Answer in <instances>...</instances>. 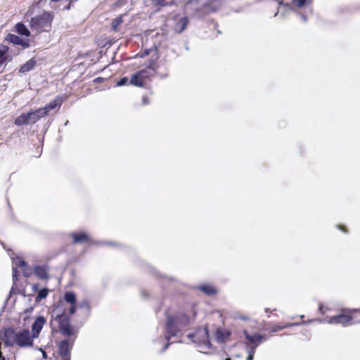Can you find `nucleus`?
<instances>
[{"label":"nucleus","instance_id":"nucleus-42","mask_svg":"<svg viewBox=\"0 0 360 360\" xmlns=\"http://www.w3.org/2000/svg\"><path fill=\"white\" fill-rule=\"evenodd\" d=\"M40 351L42 352L43 358L46 359L47 354H46V352L44 350H43L42 349H40Z\"/></svg>","mask_w":360,"mask_h":360},{"label":"nucleus","instance_id":"nucleus-28","mask_svg":"<svg viewBox=\"0 0 360 360\" xmlns=\"http://www.w3.org/2000/svg\"><path fill=\"white\" fill-rule=\"evenodd\" d=\"M79 307L85 309L88 312L91 310L90 303L87 300H84L82 302L79 303Z\"/></svg>","mask_w":360,"mask_h":360},{"label":"nucleus","instance_id":"nucleus-39","mask_svg":"<svg viewBox=\"0 0 360 360\" xmlns=\"http://www.w3.org/2000/svg\"><path fill=\"white\" fill-rule=\"evenodd\" d=\"M253 359H254V354H248L246 360H253Z\"/></svg>","mask_w":360,"mask_h":360},{"label":"nucleus","instance_id":"nucleus-15","mask_svg":"<svg viewBox=\"0 0 360 360\" xmlns=\"http://www.w3.org/2000/svg\"><path fill=\"white\" fill-rule=\"evenodd\" d=\"M188 20L186 17L181 18L174 25V30L178 33L182 32L186 27Z\"/></svg>","mask_w":360,"mask_h":360},{"label":"nucleus","instance_id":"nucleus-32","mask_svg":"<svg viewBox=\"0 0 360 360\" xmlns=\"http://www.w3.org/2000/svg\"><path fill=\"white\" fill-rule=\"evenodd\" d=\"M257 347L255 345H247V352L248 354H255V349Z\"/></svg>","mask_w":360,"mask_h":360},{"label":"nucleus","instance_id":"nucleus-45","mask_svg":"<svg viewBox=\"0 0 360 360\" xmlns=\"http://www.w3.org/2000/svg\"><path fill=\"white\" fill-rule=\"evenodd\" d=\"M302 19L305 22L307 20V18L304 15H302Z\"/></svg>","mask_w":360,"mask_h":360},{"label":"nucleus","instance_id":"nucleus-21","mask_svg":"<svg viewBox=\"0 0 360 360\" xmlns=\"http://www.w3.org/2000/svg\"><path fill=\"white\" fill-rule=\"evenodd\" d=\"M136 73L139 76V77H141V79H142L144 81L145 79L148 78V77H151L152 75H153L154 71L153 69L148 68V69L141 70L137 72Z\"/></svg>","mask_w":360,"mask_h":360},{"label":"nucleus","instance_id":"nucleus-47","mask_svg":"<svg viewBox=\"0 0 360 360\" xmlns=\"http://www.w3.org/2000/svg\"><path fill=\"white\" fill-rule=\"evenodd\" d=\"M65 9H69L70 8V4L68 6H65Z\"/></svg>","mask_w":360,"mask_h":360},{"label":"nucleus","instance_id":"nucleus-38","mask_svg":"<svg viewBox=\"0 0 360 360\" xmlns=\"http://www.w3.org/2000/svg\"><path fill=\"white\" fill-rule=\"evenodd\" d=\"M238 319L243 320V321H248L249 318L246 316H239Z\"/></svg>","mask_w":360,"mask_h":360},{"label":"nucleus","instance_id":"nucleus-2","mask_svg":"<svg viewBox=\"0 0 360 360\" xmlns=\"http://www.w3.org/2000/svg\"><path fill=\"white\" fill-rule=\"evenodd\" d=\"M190 323V318L184 313H178L174 316L168 317L165 338L169 341L171 338L177 337Z\"/></svg>","mask_w":360,"mask_h":360},{"label":"nucleus","instance_id":"nucleus-3","mask_svg":"<svg viewBox=\"0 0 360 360\" xmlns=\"http://www.w3.org/2000/svg\"><path fill=\"white\" fill-rule=\"evenodd\" d=\"M188 338L196 345V347L199 349V352L202 353L207 354L206 350L211 347L208 331L206 327L199 328L194 334H188Z\"/></svg>","mask_w":360,"mask_h":360},{"label":"nucleus","instance_id":"nucleus-10","mask_svg":"<svg viewBox=\"0 0 360 360\" xmlns=\"http://www.w3.org/2000/svg\"><path fill=\"white\" fill-rule=\"evenodd\" d=\"M231 335V332L224 327H219L216 330L214 336L217 342L223 343L227 341Z\"/></svg>","mask_w":360,"mask_h":360},{"label":"nucleus","instance_id":"nucleus-20","mask_svg":"<svg viewBox=\"0 0 360 360\" xmlns=\"http://www.w3.org/2000/svg\"><path fill=\"white\" fill-rule=\"evenodd\" d=\"M129 83L139 87H142L144 85V81L139 77L136 72L131 76Z\"/></svg>","mask_w":360,"mask_h":360},{"label":"nucleus","instance_id":"nucleus-13","mask_svg":"<svg viewBox=\"0 0 360 360\" xmlns=\"http://www.w3.org/2000/svg\"><path fill=\"white\" fill-rule=\"evenodd\" d=\"M276 1L280 6V8H278V11L275 13L274 17L277 16L279 14V13L281 16L284 17L286 13L293 10L291 4L288 3L284 4L283 1L279 0H276Z\"/></svg>","mask_w":360,"mask_h":360},{"label":"nucleus","instance_id":"nucleus-34","mask_svg":"<svg viewBox=\"0 0 360 360\" xmlns=\"http://www.w3.org/2000/svg\"><path fill=\"white\" fill-rule=\"evenodd\" d=\"M23 274L26 277H29L31 274V269L27 266L26 264V266L22 268Z\"/></svg>","mask_w":360,"mask_h":360},{"label":"nucleus","instance_id":"nucleus-12","mask_svg":"<svg viewBox=\"0 0 360 360\" xmlns=\"http://www.w3.org/2000/svg\"><path fill=\"white\" fill-rule=\"evenodd\" d=\"M71 237L73 239V243L75 244L91 243L89 236L84 232H73L71 233Z\"/></svg>","mask_w":360,"mask_h":360},{"label":"nucleus","instance_id":"nucleus-1","mask_svg":"<svg viewBox=\"0 0 360 360\" xmlns=\"http://www.w3.org/2000/svg\"><path fill=\"white\" fill-rule=\"evenodd\" d=\"M34 339L28 328L15 330L7 328L0 331V340L7 347H30L33 345Z\"/></svg>","mask_w":360,"mask_h":360},{"label":"nucleus","instance_id":"nucleus-31","mask_svg":"<svg viewBox=\"0 0 360 360\" xmlns=\"http://www.w3.org/2000/svg\"><path fill=\"white\" fill-rule=\"evenodd\" d=\"M128 82H129L128 78L126 77H124L122 79H120V80L117 83V85L118 86H121L127 84Z\"/></svg>","mask_w":360,"mask_h":360},{"label":"nucleus","instance_id":"nucleus-46","mask_svg":"<svg viewBox=\"0 0 360 360\" xmlns=\"http://www.w3.org/2000/svg\"><path fill=\"white\" fill-rule=\"evenodd\" d=\"M33 290H37V285H33Z\"/></svg>","mask_w":360,"mask_h":360},{"label":"nucleus","instance_id":"nucleus-37","mask_svg":"<svg viewBox=\"0 0 360 360\" xmlns=\"http://www.w3.org/2000/svg\"><path fill=\"white\" fill-rule=\"evenodd\" d=\"M148 103H149V99H148V97H146V96H143V104H144V105H147V104H148Z\"/></svg>","mask_w":360,"mask_h":360},{"label":"nucleus","instance_id":"nucleus-9","mask_svg":"<svg viewBox=\"0 0 360 360\" xmlns=\"http://www.w3.org/2000/svg\"><path fill=\"white\" fill-rule=\"evenodd\" d=\"M245 338L248 341L246 345L258 346L262 342L264 338V335L257 333H255L252 335L249 334L246 330L244 331Z\"/></svg>","mask_w":360,"mask_h":360},{"label":"nucleus","instance_id":"nucleus-17","mask_svg":"<svg viewBox=\"0 0 360 360\" xmlns=\"http://www.w3.org/2000/svg\"><path fill=\"white\" fill-rule=\"evenodd\" d=\"M34 274L40 279H46L48 277L47 269L45 266H37L34 268Z\"/></svg>","mask_w":360,"mask_h":360},{"label":"nucleus","instance_id":"nucleus-41","mask_svg":"<svg viewBox=\"0 0 360 360\" xmlns=\"http://www.w3.org/2000/svg\"><path fill=\"white\" fill-rule=\"evenodd\" d=\"M347 311H349V313H354V312L360 311V309H348Z\"/></svg>","mask_w":360,"mask_h":360},{"label":"nucleus","instance_id":"nucleus-49","mask_svg":"<svg viewBox=\"0 0 360 360\" xmlns=\"http://www.w3.org/2000/svg\"><path fill=\"white\" fill-rule=\"evenodd\" d=\"M360 323V321H356V322H354V323Z\"/></svg>","mask_w":360,"mask_h":360},{"label":"nucleus","instance_id":"nucleus-25","mask_svg":"<svg viewBox=\"0 0 360 360\" xmlns=\"http://www.w3.org/2000/svg\"><path fill=\"white\" fill-rule=\"evenodd\" d=\"M13 266L19 268H24L26 266V262L20 257H16L13 259Z\"/></svg>","mask_w":360,"mask_h":360},{"label":"nucleus","instance_id":"nucleus-7","mask_svg":"<svg viewBox=\"0 0 360 360\" xmlns=\"http://www.w3.org/2000/svg\"><path fill=\"white\" fill-rule=\"evenodd\" d=\"M76 337H70L68 340H62L58 346L60 360H70V351Z\"/></svg>","mask_w":360,"mask_h":360},{"label":"nucleus","instance_id":"nucleus-43","mask_svg":"<svg viewBox=\"0 0 360 360\" xmlns=\"http://www.w3.org/2000/svg\"><path fill=\"white\" fill-rule=\"evenodd\" d=\"M319 310L320 313L324 314V311H323V305H319Z\"/></svg>","mask_w":360,"mask_h":360},{"label":"nucleus","instance_id":"nucleus-11","mask_svg":"<svg viewBox=\"0 0 360 360\" xmlns=\"http://www.w3.org/2000/svg\"><path fill=\"white\" fill-rule=\"evenodd\" d=\"M45 319L43 316H39L32 326V335L34 338H37L41 332L43 326L45 323Z\"/></svg>","mask_w":360,"mask_h":360},{"label":"nucleus","instance_id":"nucleus-35","mask_svg":"<svg viewBox=\"0 0 360 360\" xmlns=\"http://www.w3.org/2000/svg\"><path fill=\"white\" fill-rule=\"evenodd\" d=\"M155 4L163 6L165 5V0H153Z\"/></svg>","mask_w":360,"mask_h":360},{"label":"nucleus","instance_id":"nucleus-27","mask_svg":"<svg viewBox=\"0 0 360 360\" xmlns=\"http://www.w3.org/2000/svg\"><path fill=\"white\" fill-rule=\"evenodd\" d=\"M8 51V47L6 46H0V64L4 61V55Z\"/></svg>","mask_w":360,"mask_h":360},{"label":"nucleus","instance_id":"nucleus-18","mask_svg":"<svg viewBox=\"0 0 360 360\" xmlns=\"http://www.w3.org/2000/svg\"><path fill=\"white\" fill-rule=\"evenodd\" d=\"M198 288L207 295H212L217 293V289L211 285H201Z\"/></svg>","mask_w":360,"mask_h":360},{"label":"nucleus","instance_id":"nucleus-19","mask_svg":"<svg viewBox=\"0 0 360 360\" xmlns=\"http://www.w3.org/2000/svg\"><path fill=\"white\" fill-rule=\"evenodd\" d=\"M36 64L35 60L31 59L25 63L20 69V72L25 73L32 70Z\"/></svg>","mask_w":360,"mask_h":360},{"label":"nucleus","instance_id":"nucleus-33","mask_svg":"<svg viewBox=\"0 0 360 360\" xmlns=\"http://www.w3.org/2000/svg\"><path fill=\"white\" fill-rule=\"evenodd\" d=\"M10 39L13 44H18L21 40L18 36H15L13 34H11L10 36Z\"/></svg>","mask_w":360,"mask_h":360},{"label":"nucleus","instance_id":"nucleus-40","mask_svg":"<svg viewBox=\"0 0 360 360\" xmlns=\"http://www.w3.org/2000/svg\"><path fill=\"white\" fill-rule=\"evenodd\" d=\"M174 342H175V341H174ZM172 343H173V342H168L167 345H165L164 346V347L162 348V352H164L165 350H166V349L168 348L169 345L170 344H172Z\"/></svg>","mask_w":360,"mask_h":360},{"label":"nucleus","instance_id":"nucleus-23","mask_svg":"<svg viewBox=\"0 0 360 360\" xmlns=\"http://www.w3.org/2000/svg\"><path fill=\"white\" fill-rule=\"evenodd\" d=\"M64 300L68 303L74 304L76 302V295L73 292H67L64 295Z\"/></svg>","mask_w":360,"mask_h":360},{"label":"nucleus","instance_id":"nucleus-36","mask_svg":"<svg viewBox=\"0 0 360 360\" xmlns=\"http://www.w3.org/2000/svg\"><path fill=\"white\" fill-rule=\"evenodd\" d=\"M76 310H77V307H76L75 304H72L69 311L71 314H74L76 312Z\"/></svg>","mask_w":360,"mask_h":360},{"label":"nucleus","instance_id":"nucleus-26","mask_svg":"<svg viewBox=\"0 0 360 360\" xmlns=\"http://www.w3.org/2000/svg\"><path fill=\"white\" fill-rule=\"evenodd\" d=\"M122 18L118 17L113 20V21L111 23V28L112 30L116 31L117 30L118 27L122 23Z\"/></svg>","mask_w":360,"mask_h":360},{"label":"nucleus","instance_id":"nucleus-44","mask_svg":"<svg viewBox=\"0 0 360 360\" xmlns=\"http://www.w3.org/2000/svg\"><path fill=\"white\" fill-rule=\"evenodd\" d=\"M338 228H339L340 229H341L342 231L346 232V230H345V227H343V226H338Z\"/></svg>","mask_w":360,"mask_h":360},{"label":"nucleus","instance_id":"nucleus-48","mask_svg":"<svg viewBox=\"0 0 360 360\" xmlns=\"http://www.w3.org/2000/svg\"><path fill=\"white\" fill-rule=\"evenodd\" d=\"M266 312L269 313V309H266Z\"/></svg>","mask_w":360,"mask_h":360},{"label":"nucleus","instance_id":"nucleus-5","mask_svg":"<svg viewBox=\"0 0 360 360\" xmlns=\"http://www.w3.org/2000/svg\"><path fill=\"white\" fill-rule=\"evenodd\" d=\"M44 117H45V111L38 108L27 113H22L17 117L15 120V124L17 126L32 124Z\"/></svg>","mask_w":360,"mask_h":360},{"label":"nucleus","instance_id":"nucleus-29","mask_svg":"<svg viewBox=\"0 0 360 360\" xmlns=\"http://www.w3.org/2000/svg\"><path fill=\"white\" fill-rule=\"evenodd\" d=\"M307 0H292V3L297 8H302L307 3Z\"/></svg>","mask_w":360,"mask_h":360},{"label":"nucleus","instance_id":"nucleus-4","mask_svg":"<svg viewBox=\"0 0 360 360\" xmlns=\"http://www.w3.org/2000/svg\"><path fill=\"white\" fill-rule=\"evenodd\" d=\"M52 17L49 13L37 15L31 18L30 26L37 32H48L51 29Z\"/></svg>","mask_w":360,"mask_h":360},{"label":"nucleus","instance_id":"nucleus-16","mask_svg":"<svg viewBox=\"0 0 360 360\" xmlns=\"http://www.w3.org/2000/svg\"><path fill=\"white\" fill-rule=\"evenodd\" d=\"M314 321V320H311V321H309V322H311V321ZM307 323H309V321L308 322L302 321V323H287V324H285L284 326L275 325V326H274L271 328V332L276 333V332H278V331L281 330L283 328H289V327L292 326H299V325H301V324H306Z\"/></svg>","mask_w":360,"mask_h":360},{"label":"nucleus","instance_id":"nucleus-24","mask_svg":"<svg viewBox=\"0 0 360 360\" xmlns=\"http://www.w3.org/2000/svg\"><path fill=\"white\" fill-rule=\"evenodd\" d=\"M49 290L47 288H43L41 289L37 294V296L36 297V302H41L43 299H45L49 293Z\"/></svg>","mask_w":360,"mask_h":360},{"label":"nucleus","instance_id":"nucleus-6","mask_svg":"<svg viewBox=\"0 0 360 360\" xmlns=\"http://www.w3.org/2000/svg\"><path fill=\"white\" fill-rule=\"evenodd\" d=\"M56 319L58 323L59 329L63 335L68 338L76 337L77 330L74 326L70 325V318L67 315H58Z\"/></svg>","mask_w":360,"mask_h":360},{"label":"nucleus","instance_id":"nucleus-22","mask_svg":"<svg viewBox=\"0 0 360 360\" xmlns=\"http://www.w3.org/2000/svg\"><path fill=\"white\" fill-rule=\"evenodd\" d=\"M15 28L16 32L20 35L28 37L30 34L27 27L22 23H18L15 26Z\"/></svg>","mask_w":360,"mask_h":360},{"label":"nucleus","instance_id":"nucleus-8","mask_svg":"<svg viewBox=\"0 0 360 360\" xmlns=\"http://www.w3.org/2000/svg\"><path fill=\"white\" fill-rule=\"evenodd\" d=\"M352 320V316L347 315L345 314H340L339 315L332 316L329 318L328 320L325 321L320 320L319 322H326L328 323V324H340L342 326L345 327L348 325L352 324V323H351Z\"/></svg>","mask_w":360,"mask_h":360},{"label":"nucleus","instance_id":"nucleus-30","mask_svg":"<svg viewBox=\"0 0 360 360\" xmlns=\"http://www.w3.org/2000/svg\"><path fill=\"white\" fill-rule=\"evenodd\" d=\"M18 280V272L17 269L15 266H13V281L15 284L16 281Z\"/></svg>","mask_w":360,"mask_h":360},{"label":"nucleus","instance_id":"nucleus-14","mask_svg":"<svg viewBox=\"0 0 360 360\" xmlns=\"http://www.w3.org/2000/svg\"><path fill=\"white\" fill-rule=\"evenodd\" d=\"M63 103V100L60 97H57L53 101L50 102L49 104L46 105L43 108H40L41 110H43V111H45V116L48 114V112L55 109L57 107H60Z\"/></svg>","mask_w":360,"mask_h":360}]
</instances>
